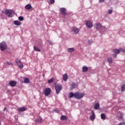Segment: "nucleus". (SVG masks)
<instances>
[{"label":"nucleus","instance_id":"obj_1","mask_svg":"<svg viewBox=\"0 0 125 125\" xmlns=\"http://www.w3.org/2000/svg\"><path fill=\"white\" fill-rule=\"evenodd\" d=\"M13 11L12 10H5V11H2V13L6 14V15L8 16V17L10 18L12 17V15H13Z\"/></svg>","mask_w":125,"mask_h":125},{"label":"nucleus","instance_id":"obj_2","mask_svg":"<svg viewBox=\"0 0 125 125\" xmlns=\"http://www.w3.org/2000/svg\"><path fill=\"white\" fill-rule=\"evenodd\" d=\"M84 96V94L80 92L75 93V98L76 99H82Z\"/></svg>","mask_w":125,"mask_h":125},{"label":"nucleus","instance_id":"obj_3","mask_svg":"<svg viewBox=\"0 0 125 125\" xmlns=\"http://www.w3.org/2000/svg\"><path fill=\"white\" fill-rule=\"evenodd\" d=\"M55 87L56 92L57 95H58L59 93H60V91L62 90V85L60 84H57L56 85H55Z\"/></svg>","mask_w":125,"mask_h":125},{"label":"nucleus","instance_id":"obj_4","mask_svg":"<svg viewBox=\"0 0 125 125\" xmlns=\"http://www.w3.org/2000/svg\"><path fill=\"white\" fill-rule=\"evenodd\" d=\"M7 48V45L5 42H2L0 43V49L1 51L5 50Z\"/></svg>","mask_w":125,"mask_h":125},{"label":"nucleus","instance_id":"obj_5","mask_svg":"<svg viewBox=\"0 0 125 125\" xmlns=\"http://www.w3.org/2000/svg\"><path fill=\"white\" fill-rule=\"evenodd\" d=\"M16 63L21 69H23V63H22V62L20 60L17 59L16 60Z\"/></svg>","mask_w":125,"mask_h":125},{"label":"nucleus","instance_id":"obj_6","mask_svg":"<svg viewBox=\"0 0 125 125\" xmlns=\"http://www.w3.org/2000/svg\"><path fill=\"white\" fill-rule=\"evenodd\" d=\"M51 92V89H50V88H46L44 91L45 96H48L49 95H50Z\"/></svg>","mask_w":125,"mask_h":125},{"label":"nucleus","instance_id":"obj_7","mask_svg":"<svg viewBox=\"0 0 125 125\" xmlns=\"http://www.w3.org/2000/svg\"><path fill=\"white\" fill-rule=\"evenodd\" d=\"M9 84H10V86L14 87V86H16V85L17 84V82L14 81H11L9 82Z\"/></svg>","mask_w":125,"mask_h":125},{"label":"nucleus","instance_id":"obj_8","mask_svg":"<svg viewBox=\"0 0 125 125\" xmlns=\"http://www.w3.org/2000/svg\"><path fill=\"white\" fill-rule=\"evenodd\" d=\"M102 26V25L100 23H95L94 25V27L95 29H96V30H99V29H100Z\"/></svg>","mask_w":125,"mask_h":125},{"label":"nucleus","instance_id":"obj_9","mask_svg":"<svg viewBox=\"0 0 125 125\" xmlns=\"http://www.w3.org/2000/svg\"><path fill=\"white\" fill-rule=\"evenodd\" d=\"M60 11L62 12V14L63 15V16H66V15H67V13H66V8H61L60 9Z\"/></svg>","mask_w":125,"mask_h":125},{"label":"nucleus","instance_id":"obj_10","mask_svg":"<svg viewBox=\"0 0 125 125\" xmlns=\"http://www.w3.org/2000/svg\"><path fill=\"white\" fill-rule=\"evenodd\" d=\"M86 26L87 28L90 29V28H92V26H93V25L92 24V23H91V22H90V21H87L86 22Z\"/></svg>","mask_w":125,"mask_h":125},{"label":"nucleus","instance_id":"obj_11","mask_svg":"<svg viewBox=\"0 0 125 125\" xmlns=\"http://www.w3.org/2000/svg\"><path fill=\"white\" fill-rule=\"evenodd\" d=\"M71 31L72 32H74V34H78L80 32L79 28L76 27H73Z\"/></svg>","mask_w":125,"mask_h":125},{"label":"nucleus","instance_id":"obj_12","mask_svg":"<svg viewBox=\"0 0 125 125\" xmlns=\"http://www.w3.org/2000/svg\"><path fill=\"white\" fill-rule=\"evenodd\" d=\"M92 115L90 116V120L91 121H92V120L95 119V114L94 113V111H91Z\"/></svg>","mask_w":125,"mask_h":125},{"label":"nucleus","instance_id":"obj_13","mask_svg":"<svg viewBox=\"0 0 125 125\" xmlns=\"http://www.w3.org/2000/svg\"><path fill=\"white\" fill-rule=\"evenodd\" d=\"M27 110V107H21L18 109V111L20 112H23V111H26Z\"/></svg>","mask_w":125,"mask_h":125},{"label":"nucleus","instance_id":"obj_14","mask_svg":"<svg viewBox=\"0 0 125 125\" xmlns=\"http://www.w3.org/2000/svg\"><path fill=\"white\" fill-rule=\"evenodd\" d=\"M121 51H122V50H120L118 49H114L113 50V52H114V53H115V54H119Z\"/></svg>","mask_w":125,"mask_h":125},{"label":"nucleus","instance_id":"obj_15","mask_svg":"<svg viewBox=\"0 0 125 125\" xmlns=\"http://www.w3.org/2000/svg\"><path fill=\"white\" fill-rule=\"evenodd\" d=\"M14 24H15L16 26H20L21 25V22L18 21H14Z\"/></svg>","mask_w":125,"mask_h":125},{"label":"nucleus","instance_id":"obj_16","mask_svg":"<svg viewBox=\"0 0 125 125\" xmlns=\"http://www.w3.org/2000/svg\"><path fill=\"white\" fill-rule=\"evenodd\" d=\"M82 68L83 72V73H85L86 72H87V71H88V68L87 66H83Z\"/></svg>","mask_w":125,"mask_h":125},{"label":"nucleus","instance_id":"obj_17","mask_svg":"<svg viewBox=\"0 0 125 125\" xmlns=\"http://www.w3.org/2000/svg\"><path fill=\"white\" fill-rule=\"evenodd\" d=\"M61 120L62 121H66V120H68V118L66 116L62 115L61 117Z\"/></svg>","mask_w":125,"mask_h":125},{"label":"nucleus","instance_id":"obj_18","mask_svg":"<svg viewBox=\"0 0 125 125\" xmlns=\"http://www.w3.org/2000/svg\"><path fill=\"white\" fill-rule=\"evenodd\" d=\"M68 78H69V77L68 76V75H67V74H65L64 75H63V80L64 81H67V80H68Z\"/></svg>","mask_w":125,"mask_h":125},{"label":"nucleus","instance_id":"obj_19","mask_svg":"<svg viewBox=\"0 0 125 125\" xmlns=\"http://www.w3.org/2000/svg\"><path fill=\"white\" fill-rule=\"evenodd\" d=\"M99 107H100L99 104L96 103L94 105V109H95V110H98V109H99Z\"/></svg>","mask_w":125,"mask_h":125},{"label":"nucleus","instance_id":"obj_20","mask_svg":"<svg viewBox=\"0 0 125 125\" xmlns=\"http://www.w3.org/2000/svg\"><path fill=\"white\" fill-rule=\"evenodd\" d=\"M34 49L35 51H38V52H41V49L36 46H34Z\"/></svg>","mask_w":125,"mask_h":125},{"label":"nucleus","instance_id":"obj_21","mask_svg":"<svg viewBox=\"0 0 125 125\" xmlns=\"http://www.w3.org/2000/svg\"><path fill=\"white\" fill-rule=\"evenodd\" d=\"M25 9H31L32 8V5L30 4H28L25 7Z\"/></svg>","mask_w":125,"mask_h":125},{"label":"nucleus","instance_id":"obj_22","mask_svg":"<svg viewBox=\"0 0 125 125\" xmlns=\"http://www.w3.org/2000/svg\"><path fill=\"white\" fill-rule=\"evenodd\" d=\"M30 83V79L28 78H24V83Z\"/></svg>","mask_w":125,"mask_h":125},{"label":"nucleus","instance_id":"obj_23","mask_svg":"<svg viewBox=\"0 0 125 125\" xmlns=\"http://www.w3.org/2000/svg\"><path fill=\"white\" fill-rule=\"evenodd\" d=\"M72 97H74L75 98V93H73V92L69 93V98H72Z\"/></svg>","mask_w":125,"mask_h":125},{"label":"nucleus","instance_id":"obj_24","mask_svg":"<svg viewBox=\"0 0 125 125\" xmlns=\"http://www.w3.org/2000/svg\"><path fill=\"white\" fill-rule=\"evenodd\" d=\"M102 120H105L106 119V115L104 113H102L101 115Z\"/></svg>","mask_w":125,"mask_h":125},{"label":"nucleus","instance_id":"obj_25","mask_svg":"<svg viewBox=\"0 0 125 125\" xmlns=\"http://www.w3.org/2000/svg\"><path fill=\"white\" fill-rule=\"evenodd\" d=\"M67 51L68 52H74L75 49H74V48H68Z\"/></svg>","mask_w":125,"mask_h":125},{"label":"nucleus","instance_id":"obj_26","mask_svg":"<svg viewBox=\"0 0 125 125\" xmlns=\"http://www.w3.org/2000/svg\"><path fill=\"white\" fill-rule=\"evenodd\" d=\"M107 61L108 62H109L110 64H112V63H113V59H112V58L109 57L107 59Z\"/></svg>","mask_w":125,"mask_h":125},{"label":"nucleus","instance_id":"obj_27","mask_svg":"<svg viewBox=\"0 0 125 125\" xmlns=\"http://www.w3.org/2000/svg\"><path fill=\"white\" fill-rule=\"evenodd\" d=\"M121 90L122 91H125V85L123 84L122 86L121 87Z\"/></svg>","mask_w":125,"mask_h":125},{"label":"nucleus","instance_id":"obj_28","mask_svg":"<svg viewBox=\"0 0 125 125\" xmlns=\"http://www.w3.org/2000/svg\"><path fill=\"white\" fill-rule=\"evenodd\" d=\"M37 121H38V122H39V123H42V117H38V118H37Z\"/></svg>","mask_w":125,"mask_h":125},{"label":"nucleus","instance_id":"obj_29","mask_svg":"<svg viewBox=\"0 0 125 125\" xmlns=\"http://www.w3.org/2000/svg\"><path fill=\"white\" fill-rule=\"evenodd\" d=\"M19 21H23V20H24V18H23L22 16L19 17Z\"/></svg>","mask_w":125,"mask_h":125},{"label":"nucleus","instance_id":"obj_30","mask_svg":"<svg viewBox=\"0 0 125 125\" xmlns=\"http://www.w3.org/2000/svg\"><path fill=\"white\" fill-rule=\"evenodd\" d=\"M53 81H54L53 78H51V79L48 81V83H52Z\"/></svg>","mask_w":125,"mask_h":125},{"label":"nucleus","instance_id":"obj_31","mask_svg":"<svg viewBox=\"0 0 125 125\" xmlns=\"http://www.w3.org/2000/svg\"><path fill=\"white\" fill-rule=\"evenodd\" d=\"M75 87H76V84L73 83L71 85V89H73L75 88Z\"/></svg>","mask_w":125,"mask_h":125},{"label":"nucleus","instance_id":"obj_32","mask_svg":"<svg viewBox=\"0 0 125 125\" xmlns=\"http://www.w3.org/2000/svg\"><path fill=\"white\" fill-rule=\"evenodd\" d=\"M50 3L53 4L55 2V0H50Z\"/></svg>","mask_w":125,"mask_h":125},{"label":"nucleus","instance_id":"obj_33","mask_svg":"<svg viewBox=\"0 0 125 125\" xmlns=\"http://www.w3.org/2000/svg\"><path fill=\"white\" fill-rule=\"evenodd\" d=\"M112 12H113V11H112V10H108V13L109 14H112Z\"/></svg>","mask_w":125,"mask_h":125},{"label":"nucleus","instance_id":"obj_34","mask_svg":"<svg viewBox=\"0 0 125 125\" xmlns=\"http://www.w3.org/2000/svg\"><path fill=\"white\" fill-rule=\"evenodd\" d=\"M7 65H13V63H10L9 62H7Z\"/></svg>","mask_w":125,"mask_h":125},{"label":"nucleus","instance_id":"obj_35","mask_svg":"<svg viewBox=\"0 0 125 125\" xmlns=\"http://www.w3.org/2000/svg\"><path fill=\"white\" fill-rule=\"evenodd\" d=\"M54 112H56V113H59V110H54Z\"/></svg>","mask_w":125,"mask_h":125},{"label":"nucleus","instance_id":"obj_36","mask_svg":"<svg viewBox=\"0 0 125 125\" xmlns=\"http://www.w3.org/2000/svg\"><path fill=\"white\" fill-rule=\"evenodd\" d=\"M119 125H125V123H121L119 124Z\"/></svg>","mask_w":125,"mask_h":125},{"label":"nucleus","instance_id":"obj_37","mask_svg":"<svg viewBox=\"0 0 125 125\" xmlns=\"http://www.w3.org/2000/svg\"><path fill=\"white\" fill-rule=\"evenodd\" d=\"M100 2H104L105 1V0H99Z\"/></svg>","mask_w":125,"mask_h":125},{"label":"nucleus","instance_id":"obj_38","mask_svg":"<svg viewBox=\"0 0 125 125\" xmlns=\"http://www.w3.org/2000/svg\"><path fill=\"white\" fill-rule=\"evenodd\" d=\"M113 57H114V58H117V55L116 54H114Z\"/></svg>","mask_w":125,"mask_h":125},{"label":"nucleus","instance_id":"obj_39","mask_svg":"<svg viewBox=\"0 0 125 125\" xmlns=\"http://www.w3.org/2000/svg\"><path fill=\"white\" fill-rule=\"evenodd\" d=\"M5 110H6V107L4 108L3 111H5Z\"/></svg>","mask_w":125,"mask_h":125},{"label":"nucleus","instance_id":"obj_40","mask_svg":"<svg viewBox=\"0 0 125 125\" xmlns=\"http://www.w3.org/2000/svg\"><path fill=\"white\" fill-rule=\"evenodd\" d=\"M122 51H123V52H125V49L122 50Z\"/></svg>","mask_w":125,"mask_h":125},{"label":"nucleus","instance_id":"obj_41","mask_svg":"<svg viewBox=\"0 0 125 125\" xmlns=\"http://www.w3.org/2000/svg\"><path fill=\"white\" fill-rule=\"evenodd\" d=\"M43 77H44V74H43Z\"/></svg>","mask_w":125,"mask_h":125}]
</instances>
